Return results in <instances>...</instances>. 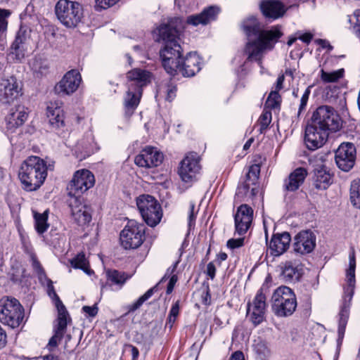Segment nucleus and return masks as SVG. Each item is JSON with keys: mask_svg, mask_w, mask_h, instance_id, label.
<instances>
[{"mask_svg": "<svg viewBox=\"0 0 360 360\" xmlns=\"http://www.w3.org/2000/svg\"><path fill=\"white\" fill-rule=\"evenodd\" d=\"M259 8L266 18L277 19L282 17L286 11L285 6L278 0H263Z\"/></svg>", "mask_w": 360, "mask_h": 360, "instance_id": "25", "label": "nucleus"}, {"mask_svg": "<svg viewBox=\"0 0 360 360\" xmlns=\"http://www.w3.org/2000/svg\"><path fill=\"white\" fill-rule=\"evenodd\" d=\"M182 23V19L176 17L158 28V41L164 43L160 56L165 70L170 75L174 76L179 72L184 77H193L200 70V58L195 53H189L185 58H181L179 35Z\"/></svg>", "mask_w": 360, "mask_h": 360, "instance_id": "1", "label": "nucleus"}, {"mask_svg": "<svg viewBox=\"0 0 360 360\" xmlns=\"http://www.w3.org/2000/svg\"><path fill=\"white\" fill-rule=\"evenodd\" d=\"M82 82V77L76 70H71L65 73L61 80L55 86L58 94L70 95L77 91Z\"/></svg>", "mask_w": 360, "mask_h": 360, "instance_id": "18", "label": "nucleus"}, {"mask_svg": "<svg viewBox=\"0 0 360 360\" xmlns=\"http://www.w3.org/2000/svg\"><path fill=\"white\" fill-rule=\"evenodd\" d=\"M253 219V210L247 204H243L238 207L234 215L236 233L244 235L250 229Z\"/></svg>", "mask_w": 360, "mask_h": 360, "instance_id": "20", "label": "nucleus"}, {"mask_svg": "<svg viewBox=\"0 0 360 360\" xmlns=\"http://www.w3.org/2000/svg\"><path fill=\"white\" fill-rule=\"evenodd\" d=\"M24 308L15 298L0 300V321L12 328L18 327L23 321Z\"/></svg>", "mask_w": 360, "mask_h": 360, "instance_id": "9", "label": "nucleus"}, {"mask_svg": "<svg viewBox=\"0 0 360 360\" xmlns=\"http://www.w3.org/2000/svg\"><path fill=\"white\" fill-rule=\"evenodd\" d=\"M136 205L143 219L149 226L154 227L160 223L162 212L154 197L142 195L137 198Z\"/></svg>", "mask_w": 360, "mask_h": 360, "instance_id": "10", "label": "nucleus"}, {"mask_svg": "<svg viewBox=\"0 0 360 360\" xmlns=\"http://www.w3.org/2000/svg\"><path fill=\"white\" fill-rule=\"evenodd\" d=\"M178 264V262H176L172 267H169L167 270L165 276L161 278L160 282L157 283L155 286L150 288L148 290H147L142 296H141L135 302L128 306V312H133L138 309L144 302H146L147 300H148L155 292H157L158 290V285L160 283L165 282L169 276L174 272V271L176 269Z\"/></svg>", "mask_w": 360, "mask_h": 360, "instance_id": "31", "label": "nucleus"}, {"mask_svg": "<svg viewBox=\"0 0 360 360\" xmlns=\"http://www.w3.org/2000/svg\"><path fill=\"white\" fill-rule=\"evenodd\" d=\"M220 9L215 6H210L205 8L200 13L192 15L187 18L188 24L198 25L200 24L206 25L212 20H214L219 14Z\"/></svg>", "mask_w": 360, "mask_h": 360, "instance_id": "29", "label": "nucleus"}, {"mask_svg": "<svg viewBox=\"0 0 360 360\" xmlns=\"http://www.w3.org/2000/svg\"><path fill=\"white\" fill-rule=\"evenodd\" d=\"M284 79H285V77L283 75L278 76V77L277 79L275 91H277L278 93V91H280L281 89H283V84Z\"/></svg>", "mask_w": 360, "mask_h": 360, "instance_id": "61", "label": "nucleus"}, {"mask_svg": "<svg viewBox=\"0 0 360 360\" xmlns=\"http://www.w3.org/2000/svg\"><path fill=\"white\" fill-rule=\"evenodd\" d=\"M203 298V303L207 304L208 303V300H210L211 296L210 294V289L209 286H207V290L205 296H202Z\"/></svg>", "mask_w": 360, "mask_h": 360, "instance_id": "63", "label": "nucleus"}, {"mask_svg": "<svg viewBox=\"0 0 360 360\" xmlns=\"http://www.w3.org/2000/svg\"><path fill=\"white\" fill-rule=\"evenodd\" d=\"M241 27L248 38L255 37L256 39L249 40L245 48V53L248 56V61H256L262 66L263 53L266 50H271L274 44L282 37L283 33L278 27L269 30H264L257 18L251 16L244 20Z\"/></svg>", "mask_w": 360, "mask_h": 360, "instance_id": "2", "label": "nucleus"}, {"mask_svg": "<svg viewBox=\"0 0 360 360\" xmlns=\"http://www.w3.org/2000/svg\"><path fill=\"white\" fill-rule=\"evenodd\" d=\"M7 342V335L6 331L0 326V349L5 347Z\"/></svg>", "mask_w": 360, "mask_h": 360, "instance_id": "57", "label": "nucleus"}, {"mask_svg": "<svg viewBox=\"0 0 360 360\" xmlns=\"http://www.w3.org/2000/svg\"><path fill=\"white\" fill-rule=\"evenodd\" d=\"M178 278L177 276L174 274L171 276L169 283L167 287V294H170L174 290V285L177 282Z\"/></svg>", "mask_w": 360, "mask_h": 360, "instance_id": "54", "label": "nucleus"}, {"mask_svg": "<svg viewBox=\"0 0 360 360\" xmlns=\"http://www.w3.org/2000/svg\"><path fill=\"white\" fill-rule=\"evenodd\" d=\"M47 116L50 124L56 129H60L65 126L64 115L60 108H47Z\"/></svg>", "mask_w": 360, "mask_h": 360, "instance_id": "33", "label": "nucleus"}, {"mask_svg": "<svg viewBox=\"0 0 360 360\" xmlns=\"http://www.w3.org/2000/svg\"><path fill=\"white\" fill-rule=\"evenodd\" d=\"M307 171L304 167H298L291 172L285 179L283 188L285 190L294 192L304 183L307 176Z\"/></svg>", "mask_w": 360, "mask_h": 360, "instance_id": "30", "label": "nucleus"}, {"mask_svg": "<svg viewBox=\"0 0 360 360\" xmlns=\"http://www.w3.org/2000/svg\"><path fill=\"white\" fill-rule=\"evenodd\" d=\"M32 69L34 72L42 75L46 73L48 65L41 58H35L32 63Z\"/></svg>", "mask_w": 360, "mask_h": 360, "instance_id": "43", "label": "nucleus"}, {"mask_svg": "<svg viewBox=\"0 0 360 360\" xmlns=\"http://www.w3.org/2000/svg\"><path fill=\"white\" fill-rule=\"evenodd\" d=\"M337 166L344 172L353 168L356 161V148L352 143H342L335 152Z\"/></svg>", "mask_w": 360, "mask_h": 360, "instance_id": "17", "label": "nucleus"}, {"mask_svg": "<svg viewBox=\"0 0 360 360\" xmlns=\"http://www.w3.org/2000/svg\"><path fill=\"white\" fill-rule=\"evenodd\" d=\"M40 359L41 360H59L58 356H55L53 354L44 355L43 356H41Z\"/></svg>", "mask_w": 360, "mask_h": 360, "instance_id": "62", "label": "nucleus"}, {"mask_svg": "<svg viewBox=\"0 0 360 360\" xmlns=\"http://www.w3.org/2000/svg\"><path fill=\"white\" fill-rule=\"evenodd\" d=\"M349 268L347 269L346 272L347 285L344 288L342 303L338 314L339 322L338 330V338L337 340V355L339 354L340 347L344 338L345 328L349 316L351 301L354 292L355 288L356 260L354 252L349 254Z\"/></svg>", "mask_w": 360, "mask_h": 360, "instance_id": "4", "label": "nucleus"}, {"mask_svg": "<svg viewBox=\"0 0 360 360\" xmlns=\"http://www.w3.org/2000/svg\"><path fill=\"white\" fill-rule=\"evenodd\" d=\"M333 174L325 165H317L313 172L312 184L317 190H326L333 183Z\"/></svg>", "mask_w": 360, "mask_h": 360, "instance_id": "24", "label": "nucleus"}, {"mask_svg": "<svg viewBox=\"0 0 360 360\" xmlns=\"http://www.w3.org/2000/svg\"><path fill=\"white\" fill-rule=\"evenodd\" d=\"M311 86H309L305 89V91L301 98L299 110H298V112H297V116H300L301 112L305 109V108L307 106V102L309 100V95L311 93Z\"/></svg>", "mask_w": 360, "mask_h": 360, "instance_id": "46", "label": "nucleus"}, {"mask_svg": "<svg viewBox=\"0 0 360 360\" xmlns=\"http://www.w3.org/2000/svg\"><path fill=\"white\" fill-rule=\"evenodd\" d=\"M271 309L278 317L292 315L297 307L296 296L291 288L280 286L273 292L271 298Z\"/></svg>", "mask_w": 360, "mask_h": 360, "instance_id": "7", "label": "nucleus"}, {"mask_svg": "<svg viewBox=\"0 0 360 360\" xmlns=\"http://www.w3.org/2000/svg\"><path fill=\"white\" fill-rule=\"evenodd\" d=\"M31 260H32V266L34 269V270L37 274L39 279H41L43 277L46 278V274L45 271L41 266L40 262L38 261L37 257L34 255H32L31 256Z\"/></svg>", "mask_w": 360, "mask_h": 360, "instance_id": "45", "label": "nucleus"}, {"mask_svg": "<svg viewBox=\"0 0 360 360\" xmlns=\"http://www.w3.org/2000/svg\"><path fill=\"white\" fill-rule=\"evenodd\" d=\"M244 238H231L227 241V247L230 249H236L242 247L244 245Z\"/></svg>", "mask_w": 360, "mask_h": 360, "instance_id": "49", "label": "nucleus"}, {"mask_svg": "<svg viewBox=\"0 0 360 360\" xmlns=\"http://www.w3.org/2000/svg\"><path fill=\"white\" fill-rule=\"evenodd\" d=\"M316 246V237L310 231H303L294 238L293 250L300 255H306L313 251Z\"/></svg>", "mask_w": 360, "mask_h": 360, "instance_id": "21", "label": "nucleus"}, {"mask_svg": "<svg viewBox=\"0 0 360 360\" xmlns=\"http://www.w3.org/2000/svg\"><path fill=\"white\" fill-rule=\"evenodd\" d=\"M315 43L321 46L323 49H328L329 51H332L333 49L329 41L326 39H317L315 40Z\"/></svg>", "mask_w": 360, "mask_h": 360, "instance_id": "56", "label": "nucleus"}, {"mask_svg": "<svg viewBox=\"0 0 360 360\" xmlns=\"http://www.w3.org/2000/svg\"><path fill=\"white\" fill-rule=\"evenodd\" d=\"M229 360H245L244 354L240 351L235 352L232 354Z\"/></svg>", "mask_w": 360, "mask_h": 360, "instance_id": "60", "label": "nucleus"}, {"mask_svg": "<svg viewBox=\"0 0 360 360\" xmlns=\"http://www.w3.org/2000/svg\"><path fill=\"white\" fill-rule=\"evenodd\" d=\"M94 184L95 178L91 172L86 169L78 170L67 186L68 195L73 198H80Z\"/></svg>", "mask_w": 360, "mask_h": 360, "instance_id": "14", "label": "nucleus"}, {"mask_svg": "<svg viewBox=\"0 0 360 360\" xmlns=\"http://www.w3.org/2000/svg\"><path fill=\"white\" fill-rule=\"evenodd\" d=\"M279 266L281 277L286 283L297 282L302 276V269L291 261L283 262Z\"/></svg>", "mask_w": 360, "mask_h": 360, "instance_id": "32", "label": "nucleus"}, {"mask_svg": "<svg viewBox=\"0 0 360 360\" xmlns=\"http://www.w3.org/2000/svg\"><path fill=\"white\" fill-rule=\"evenodd\" d=\"M195 205L193 203L190 204V211L188 216V226H191L195 220V215L194 214Z\"/></svg>", "mask_w": 360, "mask_h": 360, "instance_id": "58", "label": "nucleus"}, {"mask_svg": "<svg viewBox=\"0 0 360 360\" xmlns=\"http://www.w3.org/2000/svg\"><path fill=\"white\" fill-rule=\"evenodd\" d=\"M311 122L328 131H335L341 127V120L335 110L329 105H320L312 113Z\"/></svg>", "mask_w": 360, "mask_h": 360, "instance_id": "11", "label": "nucleus"}, {"mask_svg": "<svg viewBox=\"0 0 360 360\" xmlns=\"http://www.w3.org/2000/svg\"><path fill=\"white\" fill-rule=\"evenodd\" d=\"M253 350L259 360H269L271 356V349L268 344L263 340L255 342L253 345Z\"/></svg>", "mask_w": 360, "mask_h": 360, "instance_id": "34", "label": "nucleus"}, {"mask_svg": "<svg viewBox=\"0 0 360 360\" xmlns=\"http://www.w3.org/2000/svg\"><path fill=\"white\" fill-rule=\"evenodd\" d=\"M344 72L345 71L342 68L331 72H327L322 70L321 78L324 82H335L343 77Z\"/></svg>", "mask_w": 360, "mask_h": 360, "instance_id": "38", "label": "nucleus"}, {"mask_svg": "<svg viewBox=\"0 0 360 360\" xmlns=\"http://www.w3.org/2000/svg\"><path fill=\"white\" fill-rule=\"evenodd\" d=\"M179 301L177 300L172 307L169 316L174 317L176 319L179 314Z\"/></svg>", "mask_w": 360, "mask_h": 360, "instance_id": "55", "label": "nucleus"}, {"mask_svg": "<svg viewBox=\"0 0 360 360\" xmlns=\"http://www.w3.org/2000/svg\"><path fill=\"white\" fill-rule=\"evenodd\" d=\"M70 264L75 269H81L84 271L89 274V263L86 261L84 253H79L77 256L70 260Z\"/></svg>", "mask_w": 360, "mask_h": 360, "instance_id": "39", "label": "nucleus"}, {"mask_svg": "<svg viewBox=\"0 0 360 360\" xmlns=\"http://www.w3.org/2000/svg\"><path fill=\"white\" fill-rule=\"evenodd\" d=\"M271 122V112L269 111L263 112L260 115L258 122L260 126L259 131L260 133H263L264 130H266L269 124Z\"/></svg>", "mask_w": 360, "mask_h": 360, "instance_id": "44", "label": "nucleus"}, {"mask_svg": "<svg viewBox=\"0 0 360 360\" xmlns=\"http://www.w3.org/2000/svg\"><path fill=\"white\" fill-rule=\"evenodd\" d=\"M165 89L167 94L166 99L168 101H172L176 96V86L172 83H169L165 86Z\"/></svg>", "mask_w": 360, "mask_h": 360, "instance_id": "48", "label": "nucleus"}, {"mask_svg": "<svg viewBox=\"0 0 360 360\" xmlns=\"http://www.w3.org/2000/svg\"><path fill=\"white\" fill-rule=\"evenodd\" d=\"M291 237L288 232L274 234L269 243L271 254L274 256L282 255L288 249Z\"/></svg>", "mask_w": 360, "mask_h": 360, "instance_id": "26", "label": "nucleus"}, {"mask_svg": "<svg viewBox=\"0 0 360 360\" xmlns=\"http://www.w3.org/2000/svg\"><path fill=\"white\" fill-rule=\"evenodd\" d=\"M163 158V154L157 148L146 147L135 157L134 162L139 167H156L162 164Z\"/></svg>", "mask_w": 360, "mask_h": 360, "instance_id": "19", "label": "nucleus"}, {"mask_svg": "<svg viewBox=\"0 0 360 360\" xmlns=\"http://www.w3.org/2000/svg\"><path fill=\"white\" fill-rule=\"evenodd\" d=\"M11 13L9 10L0 8V39L6 37V32L8 27V18Z\"/></svg>", "mask_w": 360, "mask_h": 360, "instance_id": "40", "label": "nucleus"}, {"mask_svg": "<svg viewBox=\"0 0 360 360\" xmlns=\"http://www.w3.org/2000/svg\"><path fill=\"white\" fill-rule=\"evenodd\" d=\"M20 96V89L15 77L0 79V103L8 104Z\"/></svg>", "mask_w": 360, "mask_h": 360, "instance_id": "22", "label": "nucleus"}, {"mask_svg": "<svg viewBox=\"0 0 360 360\" xmlns=\"http://www.w3.org/2000/svg\"><path fill=\"white\" fill-rule=\"evenodd\" d=\"M260 174V165L259 164H254L249 168V171L246 175L247 181H252L255 184L259 179Z\"/></svg>", "mask_w": 360, "mask_h": 360, "instance_id": "42", "label": "nucleus"}, {"mask_svg": "<svg viewBox=\"0 0 360 360\" xmlns=\"http://www.w3.org/2000/svg\"><path fill=\"white\" fill-rule=\"evenodd\" d=\"M250 192V184L247 182L238 187L237 195H248Z\"/></svg>", "mask_w": 360, "mask_h": 360, "instance_id": "52", "label": "nucleus"}, {"mask_svg": "<svg viewBox=\"0 0 360 360\" xmlns=\"http://www.w3.org/2000/svg\"><path fill=\"white\" fill-rule=\"evenodd\" d=\"M82 311L88 314L90 317H94L98 314V309L96 304L90 307V306H84L82 307Z\"/></svg>", "mask_w": 360, "mask_h": 360, "instance_id": "51", "label": "nucleus"}, {"mask_svg": "<svg viewBox=\"0 0 360 360\" xmlns=\"http://www.w3.org/2000/svg\"><path fill=\"white\" fill-rule=\"evenodd\" d=\"M259 192V188L257 187H253L250 190L248 193L249 197H255Z\"/></svg>", "mask_w": 360, "mask_h": 360, "instance_id": "64", "label": "nucleus"}, {"mask_svg": "<svg viewBox=\"0 0 360 360\" xmlns=\"http://www.w3.org/2000/svg\"><path fill=\"white\" fill-rule=\"evenodd\" d=\"M70 207L72 219L79 226H84L91 221V208L82 204L80 198H72Z\"/></svg>", "mask_w": 360, "mask_h": 360, "instance_id": "23", "label": "nucleus"}, {"mask_svg": "<svg viewBox=\"0 0 360 360\" xmlns=\"http://www.w3.org/2000/svg\"><path fill=\"white\" fill-rule=\"evenodd\" d=\"M108 281L120 285H124L127 280L129 278L125 272L120 271L115 269H108L106 271Z\"/></svg>", "mask_w": 360, "mask_h": 360, "instance_id": "36", "label": "nucleus"}, {"mask_svg": "<svg viewBox=\"0 0 360 360\" xmlns=\"http://www.w3.org/2000/svg\"><path fill=\"white\" fill-rule=\"evenodd\" d=\"M354 30L356 34L360 37V10H357L354 13Z\"/></svg>", "mask_w": 360, "mask_h": 360, "instance_id": "50", "label": "nucleus"}, {"mask_svg": "<svg viewBox=\"0 0 360 360\" xmlns=\"http://www.w3.org/2000/svg\"><path fill=\"white\" fill-rule=\"evenodd\" d=\"M329 131L311 122L305 127L304 143L309 150H315L326 143Z\"/></svg>", "mask_w": 360, "mask_h": 360, "instance_id": "15", "label": "nucleus"}, {"mask_svg": "<svg viewBox=\"0 0 360 360\" xmlns=\"http://www.w3.org/2000/svg\"><path fill=\"white\" fill-rule=\"evenodd\" d=\"M35 221V229L38 233L42 234L46 231L49 224L47 223L49 211L46 210L43 213L33 212Z\"/></svg>", "mask_w": 360, "mask_h": 360, "instance_id": "35", "label": "nucleus"}, {"mask_svg": "<svg viewBox=\"0 0 360 360\" xmlns=\"http://www.w3.org/2000/svg\"><path fill=\"white\" fill-rule=\"evenodd\" d=\"M146 226L136 221H130L120 233V242L124 249L138 248L145 240Z\"/></svg>", "mask_w": 360, "mask_h": 360, "instance_id": "12", "label": "nucleus"}, {"mask_svg": "<svg viewBox=\"0 0 360 360\" xmlns=\"http://www.w3.org/2000/svg\"><path fill=\"white\" fill-rule=\"evenodd\" d=\"M313 38V34L310 32H306L298 37V39L302 40L303 42L309 44Z\"/></svg>", "mask_w": 360, "mask_h": 360, "instance_id": "59", "label": "nucleus"}, {"mask_svg": "<svg viewBox=\"0 0 360 360\" xmlns=\"http://www.w3.org/2000/svg\"><path fill=\"white\" fill-rule=\"evenodd\" d=\"M207 275L212 280L215 277L216 267L213 262H210L207 265Z\"/></svg>", "mask_w": 360, "mask_h": 360, "instance_id": "53", "label": "nucleus"}, {"mask_svg": "<svg viewBox=\"0 0 360 360\" xmlns=\"http://www.w3.org/2000/svg\"><path fill=\"white\" fill-rule=\"evenodd\" d=\"M55 13L60 22L67 28L76 27L84 17L82 4L70 0H59L55 6Z\"/></svg>", "mask_w": 360, "mask_h": 360, "instance_id": "8", "label": "nucleus"}, {"mask_svg": "<svg viewBox=\"0 0 360 360\" xmlns=\"http://www.w3.org/2000/svg\"><path fill=\"white\" fill-rule=\"evenodd\" d=\"M281 96L277 91H272L266 101L265 105L271 109H276L280 106Z\"/></svg>", "mask_w": 360, "mask_h": 360, "instance_id": "41", "label": "nucleus"}, {"mask_svg": "<svg viewBox=\"0 0 360 360\" xmlns=\"http://www.w3.org/2000/svg\"><path fill=\"white\" fill-rule=\"evenodd\" d=\"M30 37V31L21 26L18 31L14 41L11 45L12 53L15 55L16 59L21 60L25 56V45Z\"/></svg>", "mask_w": 360, "mask_h": 360, "instance_id": "27", "label": "nucleus"}, {"mask_svg": "<svg viewBox=\"0 0 360 360\" xmlns=\"http://www.w3.org/2000/svg\"><path fill=\"white\" fill-rule=\"evenodd\" d=\"M350 200L354 207L360 209V179L354 180L351 184Z\"/></svg>", "mask_w": 360, "mask_h": 360, "instance_id": "37", "label": "nucleus"}, {"mask_svg": "<svg viewBox=\"0 0 360 360\" xmlns=\"http://www.w3.org/2000/svg\"><path fill=\"white\" fill-rule=\"evenodd\" d=\"M96 10L105 9L115 5L119 0H95Z\"/></svg>", "mask_w": 360, "mask_h": 360, "instance_id": "47", "label": "nucleus"}, {"mask_svg": "<svg viewBox=\"0 0 360 360\" xmlns=\"http://www.w3.org/2000/svg\"><path fill=\"white\" fill-rule=\"evenodd\" d=\"M47 282L48 295L54 302L58 314L57 324L53 327L54 335L51 338L48 343V347L51 351V347H56L58 342L61 341L66 332L68 321H70L71 319L69 317L68 312L65 305L56 292L52 281L47 278Z\"/></svg>", "mask_w": 360, "mask_h": 360, "instance_id": "6", "label": "nucleus"}, {"mask_svg": "<svg viewBox=\"0 0 360 360\" xmlns=\"http://www.w3.org/2000/svg\"><path fill=\"white\" fill-rule=\"evenodd\" d=\"M46 162L39 156L31 155L21 164L18 178L23 190L31 192L38 190L47 177Z\"/></svg>", "mask_w": 360, "mask_h": 360, "instance_id": "3", "label": "nucleus"}, {"mask_svg": "<svg viewBox=\"0 0 360 360\" xmlns=\"http://www.w3.org/2000/svg\"><path fill=\"white\" fill-rule=\"evenodd\" d=\"M269 292V285L264 283L257 291L252 302L247 304V314L250 321L256 326L262 323L265 318L266 309V294Z\"/></svg>", "mask_w": 360, "mask_h": 360, "instance_id": "13", "label": "nucleus"}, {"mask_svg": "<svg viewBox=\"0 0 360 360\" xmlns=\"http://www.w3.org/2000/svg\"><path fill=\"white\" fill-rule=\"evenodd\" d=\"M151 76L149 71L139 68H135L127 72L128 90L124 101L125 115L127 117H131L139 105L142 95V89L150 82Z\"/></svg>", "mask_w": 360, "mask_h": 360, "instance_id": "5", "label": "nucleus"}, {"mask_svg": "<svg viewBox=\"0 0 360 360\" xmlns=\"http://www.w3.org/2000/svg\"><path fill=\"white\" fill-rule=\"evenodd\" d=\"M27 112L22 105H17L11 108L8 115L6 117L7 128L9 130H15L22 126L27 119Z\"/></svg>", "mask_w": 360, "mask_h": 360, "instance_id": "28", "label": "nucleus"}, {"mask_svg": "<svg viewBox=\"0 0 360 360\" xmlns=\"http://www.w3.org/2000/svg\"><path fill=\"white\" fill-rule=\"evenodd\" d=\"M200 168L199 155L196 153L191 152L181 160L179 174L182 181L190 183L195 180Z\"/></svg>", "mask_w": 360, "mask_h": 360, "instance_id": "16", "label": "nucleus"}]
</instances>
